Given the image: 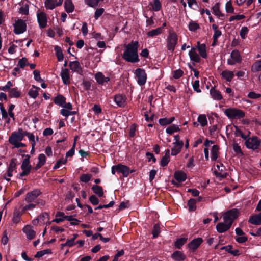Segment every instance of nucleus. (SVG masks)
I'll return each mask as SVG.
<instances>
[{
  "label": "nucleus",
  "mask_w": 261,
  "mask_h": 261,
  "mask_svg": "<svg viewBox=\"0 0 261 261\" xmlns=\"http://www.w3.org/2000/svg\"><path fill=\"white\" fill-rule=\"evenodd\" d=\"M238 214L239 211L237 209H231L224 213L223 215L224 222H220L216 226L217 231L223 233L228 230L237 218Z\"/></svg>",
  "instance_id": "1"
},
{
  "label": "nucleus",
  "mask_w": 261,
  "mask_h": 261,
  "mask_svg": "<svg viewBox=\"0 0 261 261\" xmlns=\"http://www.w3.org/2000/svg\"><path fill=\"white\" fill-rule=\"evenodd\" d=\"M139 43L137 41H132L125 46V50L122 54V58L126 61L130 63H136L139 61L138 54Z\"/></svg>",
  "instance_id": "2"
},
{
  "label": "nucleus",
  "mask_w": 261,
  "mask_h": 261,
  "mask_svg": "<svg viewBox=\"0 0 261 261\" xmlns=\"http://www.w3.org/2000/svg\"><path fill=\"white\" fill-rule=\"evenodd\" d=\"M24 138V132L21 128H19L17 131L13 132L9 138V143L14 147L18 148L24 147L25 144L21 142Z\"/></svg>",
  "instance_id": "3"
},
{
  "label": "nucleus",
  "mask_w": 261,
  "mask_h": 261,
  "mask_svg": "<svg viewBox=\"0 0 261 261\" xmlns=\"http://www.w3.org/2000/svg\"><path fill=\"white\" fill-rule=\"evenodd\" d=\"M245 140V145L247 148L253 151L259 149L261 145V139L257 136L250 137L249 134H248Z\"/></svg>",
  "instance_id": "4"
},
{
  "label": "nucleus",
  "mask_w": 261,
  "mask_h": 261,
  "mask_svg": "<svg viewBox=\"0 0 261 261\" xmlns=\"http://www.w3.org/2000/svg\"><path fill=\"white\" fill-rule=\"evenodd\" d=\"M224 112L229 119H239L245 116V113L243 111L234 108L226 109Z\"/></svg>",
  "instance_id": "5"
},
{
  "label": "nucleus",
  "mask_w": 261,
  "mask_h": 261,
  "mask_svg": "<svg viewBox=\"0 0 261 261\" xmlns=\"http://www.w3.org/2000/svg\"><path fill=\"white\" fill-rule=\"evenodd\" d=\"M178 37L174 32H170L166 39L167 47L168 50L173 53L177 43Z\"/></svg>",
  "instance_id": "6"
},
{
  "label": "nucleus",
  "mask_w": 261,
  "mask_h": 261,
  "mask_svg": "<svg viewBox=\"0 0 261 261\" xmlns=\"http://www.w3.org/2000/svg\"><path fill=\"white\" fill-rule=\"evenodd\" d=\"M23 156H24L25 158L23 160L21 165V169L22 172L19 173L20 177L28 175L30 173L32 168V166L30 163V155L28 154H24Z\"/></svg>",
  "instance_id": "7"
},
{
  "label": "nucleus",
  "mask_w": 261,
  "mask_h": 261,
  "mask_svg": "<svg viewBox=\"0 0 261 261\" xmlns=\"http://www.w3.org/2000/svg\"><path fill=\"white\" fill-rule=\"evenodd\" d=\"M175 180H172L171 182L177 187L180 186V183L185 181L187 179V174L182 171L178 170L174 174Z\"/></svg>",
  "instance_id": "8"
},
{
  "label": "nucleus",
  "mask_w": 261,
  "mask_h": 261,
  "mask_svg": "<svg viewBox=\"0 0 261 261\" xmlns=\"http://www.w3.org/2000/svg\"><path fill=\"white\" fill-rule=\"evenodd\" d=\"M134 74L137 79V83L139 85L142 86L146 83L147 75L144 69L137 68L135 70Z\"/></svg>",
  "instance_id": "9"
},
{
  "label": "nucleus",
  "mask_w": 261,
  "mask_h": 261,
  "mask_svg": "<svg viewBox=\"0 0 261 261\" xmlns=\"http://www.w3.org/2000/svg\"><path fill=\"white\" fill-rule=\"evenodd\" d=\"M41 193V192L40 190L38 189H34L27 194L24 200L27 203L38 202L37 198Z\"/></svg>",
  "instance_id": "10"
},
{
  "label": "nucleus",
  "mask_w": 261,
  "mask_h": 261,
  "mask_svg": "<svg viewBox=\"0 0 261 261\" xmlns=\"http://www.w3.org/2000/svg\"><path fill=\"white\" fill-rule=\"evenodd\" d=\"M13 25L14 28V32L16 34H22L27 30V24L25 21L22 19H18Z\"/></svg>",
  "instance_id": "11"
},
{
  "label": "nucleus",
  "mask_w": 261,
  "mask_h": 261,
  "mask_svg": "<svg viewBox=\"0 0 261 261\" xmlns=\"http://www.w3.org/2000/svg\"><path fill=\"white\" fill-rule=\"evenodd\" d=\"M241 57L240 53L237 50H233L230 55V58L227 59V63L230 65H233L236 63H240Z\"/></svg>",
  "instance_id": "12"
},
{
  "label": "nucleus",
  "mask_w": 261,
  "mask_h": 261,
  "mask_svg": "<svg viewBox=\"0 0 261 261\" xmlns=\"http://www.w3.org/2000/svg\"><path fill=\"white\" fill-rule=\"evenodd\" d=\"M49 215L48 213L45 212L40 214L36 219L32 221V223L34 225H37L38 224H43L45 223H48L50 224V222H49Z\"/></svg>",
  "instance_id": "13"
},
{
  "label": "nucleus",
  "mask_w": 261,
  "mask_h": 261,
  "mask_svg": "<svg viewBox=\"0 0 261 261\" xmlns=\"http://www.w3.org/2000/svg\"><path fill=\"white\" fill-rule=\"evenodd\" d=\"M37 21L40 28H45L47 26V18L46 13L43 12L37 13Z\"/></svg>",
  "instance_id": "14"
},
{
  "label": "nucleus",
  "mask_w": 261,
  "mask_h": 261,
  "mask_svg": "<svg viewBox=\"0 0 261 261\" xmlns=\"http://www.w3.org/2000/svg\"><path fill=\"white\" fill-rule=\"evenodd\" d=\"M225 167L222 164L216 165L214 173L217 177L225 178L227 176V173L225 171Z\"/></svg>",
  "instance_id": "15"
},
{
  "label": "nucleus",
  "mask_w": 261,
  "mask_h": 261,
  "mask_svg": "<svg viewBox=\"0 0 261 261\" xmlns=\"http://www.w3.org/2000/svg\"><path fill=\"white\" fill-rule=\"evenodd\" d=\"M196 47H192L189 52L190 60L194 62L198 63L200 61V57Z\"/></svg>",
  "instance_id": "16"
},
{
  "label": "nucleus",
  "mask_w": 261,
  "mask_h": 261,
  "mask_svg": "<svg viewBox=\"0 0 261 261\" xmlns=\"http://www.w3.org/2000/svg\"><path fill=\"white\" fill-rule=\"evenodd\" d=\"M63 0H46L45 2V6L47 9L52 10L56 6H60Z\"/></svg>",
  "instance_id": "17"
},
{
  "label": "nucleus",
  "mask_w": 261,
  "mask_h": 261,
  "mask_svg": "<svg viewBox=\"0 0 261 261\" xmlns=\"http://www.w3.org/2000/svg\"><path fill=\"white\" fill-rule=\"evenodd\" d=\"M203 240L201 238H197L192 240L188 244V247L190 250L195 251L196 250L201 244L202 243Z\"/></svg>",
  "instance_id": "18"
},
{
  "label": "nucleus",
  "mask_w": 261,
  "mask_h": 261,
  "mask_svg": "<svg viewBox=\"0 0 261 261\" xmlns=\"http://www.w3.org/2000/svg\"><path fill=\"white\" fill-rule=\"evenodd\" d=\"M23 231L25 233L27 238L29 240H32L36 236V232L33 227L31 225H27L23 228Z\"/></svg>",
  "instance_id": "19"
},
{
  "label": "nucleus",
  "mask_w": 261,
  "mask_h": 261,
  "mask_svg": "<svg viewBox=\"0 0 261 261\" xmlns=\"http://www.w3.org/2000/svg\"><path fill=\"white\" fill-rule=\"evenodd\" d=\"M126 97L122 94H116L114 97V101L119 107H124L126 105Z\"/></svg>",
  "instance_id": "20"
},
{
  "label": "nucleus",
  "mask_w": 261,
  "mask_h": 261,
  "mask_svg": "<svg viewBox=\"0 0 261 261\" xmlns=\"http://www.w3.org/2000/svg\"><path fill=\"white\" fill-rule=\"evenodd\" d=\"M95 78L97 82L100 85H103L110 81L109 77L105 76L104 74L100 72H98L95 74Z\"/></svg>",
  "instance_id": "21"
},
{
  "label": "nucleus",
  "mask_w": 261,
  "mask_h": 261,
  "mask_svg": "<svg viewBox=\"0 0 261 261\" xmlns=\"http://www.w3.org/2000/svg\"><path fill=\"white\" fill-rule=\"evenodd\" d=\"M60 75L64 84L68 85L70 83V72L68 69L62 68Z\"/></svg>",
  "instance_id": "22"
},
{
  "label": "nucleus",
  "mask_w": 261,
  "mask_h": 261,
  "mask_svg": "<svg viewBox=\"0 0 261 261\" xmlns=\"http://www.w3.org/2000/svg\"><path fill=\"white\" fill-rule=\"evenodd\" d=\"M70 69L73 72L81 74L82 73V69L78 61H75L70 62L69 63Z\"/></svg>",
  "instance_id": "23"
},
{
  "label": "nucleus",
  "mask_w": 261,
  "mask_h": 261,
  "mask_svg": "<svg viewBox=\"0 0 261 261\" xmlns=\"http://www.w3.org/2000/svg\"><path fill=\"white\" fill-rule=\"evenodd\" d=\"M195 47L197 48L200 57L203 58L207 57L206 47L204 44H200L199 42H198L197 45Z\"/></svg>",
  "instance_id": "24"
},
{
  "label": "nucleus",
  "mask_w": 261,
  "mask_h": 261,
  "mask_svg": "<svg viewBox=\"0 0 261 261\" xmlns=\"http://www.w3.org/2000/svg\"><path fill=\"white\" fill-rule=\"evenodd\" d=\"M16 163H15V160L12 159L11 160L9 164V167L7 170V176L9 177H12L13 175V173L16 172Z\"/></svg>",
  "instance_id": "25"
},
{
  "label": "nucleus",
  "mask_w": 261,
  "mask_h": 261,
  "mask_svg": "<svg viewBox=\"0 0 261 261\" xmlns=\"http://www.w3.org/2000/svg\"><path fill=\"white\" fill-rule=\"evenodd\" d=\"M249 222L253 225H261V213L251 216L249 219Z\"/></svg>",
  "instance_id": "26"
},
{
  "label": "nucleus",
  "mask_w": 261,
  "mask_h": 261,
  "mask_svg": "<svg viewBox=\"0 0 261 261\" xmlns=\"http://www.w3.org/2000/svg\"><path fill=\"white\" fill-rule=\"evenodd\" d=\"M173 146L171 149V155H176L181 151V149L184 145V143H173Z\"/></svg>",
  "instance_id": "27"
},
{
  "label": "nucleus",
  "mask_w": 261,
  "mask_h": 261,
  "mask_svg": "<svg viewBox=\"0 0 261 261\" xmlns=\"http://www.w3.org/2000/svg\"><path fill=\"white\" fill-rule=\"evenodd\" d=\"M221 75L223 79H225L227 82H230L234 76L233 71L228 70L222 71Z\"/></svg>",
  "instance_id": "28"
},
{
  "label": "nucleus",
  "mask_w": 261,
  "mask_h": 261,
  "mask_svg": "<svg viewBox=\"0 0 261 261\" xmlns=\"http://www.w3.org/2000/svg\"><path fill=\"white\" fill-rule=\"evenodd\" d=\"M129 169L128 167L121 164L117 165V172L121 173L124 177H127L129 174Z\"/></svg>",
  "instance_id": "29"
},
{
  "label": "nucleus",
  "mask_w": 261,
  "mask_h": 261,
  "mask_svg": "<svg viewBox=\"0 0 261 261\" xmlns=\"http://www.w3.org/2000/svg\"><path fill=\"white\" fill-rule=\"evenodd\" d=\"M171 256L176 261H182L186 259V255L179 251H175Z\"/></svg>",
  "instance_id": "30"
},
{
  "label": "nucleus",
  "mask_w": 261,
  "mask_h": 261,
  "mask_svg": "<svg viewBox=\"0 0 261 261\" xmlns=\"http://www.w3.org/2000/svg\"><path fill=\"white\" fill-rule=\"evenodd\" d=\"M210 94L213 98V99L216 100H221L222 98V96L221 95L220 92L216 90L214 88H212L210 90Z\"/></svg>",
  "instance_id": "31"
},
{
  "label": "nucleus",
  "mask_w": 261,
  "mask_h": 261,
  "mask_svg": "<svg viewBox=\"0 0 261 261\" xmlns=\"http://www.w3.org/2000/svg\"><path fill=\"white\" fill-rule=\"evenodd\" d=\"M64 8L67 13H71L74 11V7L71 0H65Z\"/></svg>",
  "instance_id": "32"
},
{
  "label": "nucleus",
  "mask_w": 261,
  "mask_h": 261,
  "mask_svg": "<svg viewBox=\"0 0 261 261\" xmlns=\"http://www.w3.org/2000/svg\"><path fill=\"white\" fill-rule=\"evenodd\" d=\"M163 31V28L159 27L155 29L151 30L147 33V36L149 37H153L160 35Z\"/></svg>",
  "instance_id": "33"
},
{
  "label": "nucleus",
  "mask_w": 261,
  "mask_h": 261,
  "mask_svg": "<svg viewBox=\"0 0 261 261\" xmlns=\"http://www.w3.org/2000/svg\"><path fill=\"white\" fill-rule=\"evenodd\" d=\"M54 102L56 105L62 107L66 102V98L62 95H58L54 98Z\"/></svg>",
  "instance_id": "34"
},
{
  "label": "nucleus",
  "mask_w": 261,
  "mask_h": 261,
  "mask_svg": "<svg viewBox=\"0 0 261 261\" xmlns=\"http://www.w3.org/2000/svg\"><path fill=\"white\" fill-rule=\"evenodd\" d=\"M197 121L201 127H205L207 125L208 121L205 114H200L197 118Z\"/></svg>",
  "instance_id": "35"
},
{
  "label": "nucleus",
  "mask_w": 261,
  "mask_h": 261,
  "mask_svg": "<svg viewBox=\"0 0 261 261\" xmlns=\"http://www.w3.org/2000/svg\"><path fill=\"white\" fill-rule=\"evenodd\" d=\"M19 12L22 15H28L29 13V6L28 2H22Z\"/></svg>",
  "instance_id": "36"
},
{
  "label": "nucleus",
  "mask_w": 261,
  "mask_h": 261,
  "mask_svg": "<svg viewBox=\"0 0 261 261\" xmlns=\"http://www.w3.org/2000/svg\"><path fill=\"white\" fill-rule=\"evenodd\" d=\"M219 148L217 145H213L211 151V160L212 161H216L218 157Z\"/></svg>",
  "instance_id": "37"
},
{
  "label": "nucleus",
  "mask_w": 261,
  "mask_h": 261,
  "mask_svg": "<svg viewBox=\"0 0 261 261\" xmlns=\"http://www.w3.org/2000/svg\"><path fill=\"white\" fill-rule=\"evenodd\" d=\"M21 93L17 88H12L9 90V96L11 98H18L20 96Z\"/></svg>",
  "instance_id": "38"
},
{
  "label": "nucleus",
  "mask_w": 261,
  "mask_h": 261,
  "mask_svg": "<svg viewBox=\"0 0 261 261\" xmlns=\"http://www.w3.org/2000/svg\"><path fill=\"white\" fill-rule=\"evenodd\" d=\"M54 50L55 51L58 61L61 62L63 61L64 59V56L61 47L59 46L56 45L54 47Z\"/></svg>",
  "instance_id": "39"
},
{
  "label": "nucleus",
  "mask_w": 261,
  "mask_h": 261,
  "mask_svg": "<svg viewBox=\"0 0 261 261\" xmlns=\"http://www.w3.org/2000/svg\"><path fill=\"white\" fill-rule=\"evenodd\" d=\"M93 192L99 197H102L103 195V189L101 187L98 185H93L92 187Z\"/></svg>",
  "instance_id": "40"
},
{
  "label": "nucleus",
  "mask_w": 261,
  "mask_h": 261,
  "mask_svg": "<svg viewBox=\"0 0 261 261\" xmlns=\"http://www.w3.org/2000/svg\"><path fill=\"white\" fill-rule=\"evenodd\" d=\"M251 71L257 72L261 71V60L255 62L251 66Z\"/></svg>",
  "instance_id": "41"
},
{
  "label": "nucleus",
  "mask_w": 261,
  "mask_h": 261,
  "mask_svg": "<svg viewBox=\"0 0 261 261\" xmlns=\"http://www.w3.org/2000/svg\"><path fill=\"white\" fill-rule=\"evenodd\" d=\"M38 89H39V88L33 86V88L29 91V95L34 99L36 98L38 95Z\"/></svg>",
  "instance_id": "42"
},
{
  "label": "nucleus",
  "mask_w": 261,
  "mask_h": 261,
  "mask_svg": "<svg viewBox=\"0 0 261 261\" xmlns=\"http://www.w3.org/2000/svg\"><path fill=\"white\" fill-rule=\"evenodd\" d=\"M150 5L154 11H159L161 8V4L159 0H153Z\"/></svg>",
  "instance_id": "43"
},
{
  "label": "nucleus",
  "mask_w": 261,
  "mask_h": 261,
  "mask_svg": "<svg viewBox=\"0 0 261 261\" xmlns=\"http://www.w3.org/2000/svg\"><path fill=\"white\" fill-rule=\"evenodd\" d=\"M27 136L28 137L29 140L32 143V147L33 150L35 146V136L34 135L28 132H24V137Z\"/></svg>",
  "instance_id": "44"
},
{
  "label": "nucleus",
  "mask_w": 261,
  "mask_h": 261,
  "mask_svg": "<svg viewBox=\"0 0 261 261\" xmlns=\"http://www.w3.org/2000/svg\"><path fill=\"white\" fill-rule=\"evenodd\" d=\"M179 128L177 125H172L169 126H168L166 129V132L167 133L169 134H172L173 133L175 132H177L179 130Z\"/></svg>",
  "instance_id": "45"
},
{
  "label": "nucleus",
  "mask_w": 261,
  "mask_h": 261,
  "mask_svg": "<svg viewBox=\"0 0 261 261\" xmlns=\"http://www.w3.org/2000/svg\"><path fill=\"white\" fill-rule=\"evenodd\" d=\"M214 14L218 17L223 16V14L221 13L220 10V6L219 3H216L212 8Z\"/></svg>",
  "instance_id": "46"
},
{
  "label": "nucleus",
  "mask_w": 261,
  "mask_h": 261,
  "mask_svg": "<svg viewBox=\"0 0 261 261\" xmlns=\"http://www.w3.org/2000/svg\"><path fill=\"white\" fill-rule=\"evenodd\" d=\"M187 239L185 238H181L178 239L175 242V246L176 248L180 249L183 245L186 242Z\"/></svg>",
  "instance_id": "47"
},
{
  "label": "nucleus",
  "mask_w": 261,
  "mask_h": 261,
  "mask_svg": "<svg viewBox=\"0 0 261 261\" xmlns=\"http://www.w3.org/2000/svg\"><path fill=\"white\" fill-rule=\"evenodd\" d=\"M196 200L194 199H190L188 202V205L190 211H193L196 210Z\"/></svg>",
  "instance_id": "48"
},
{
  "label": "nucleus",
  "mask_w": 261,
  "mask_h": 261,
  "mask_svg": "<svg viewBox=\"0 0 261 261\" xmlns=\"http://www.w3.org/2000/svg\"><path fill=\"white\" fill-rule=\"evenodd\" d=\"M188 27L190 31L194 32L196 31L199 28V25L195 21H191L189 22Z\"/></svg>",
  "instance_id": "49"
},
{
  "label": "nucleus",
  "mask_w": 261,
  "mask_h": 261,
  "mask_svg": "<svg viewBox=\"0 0 261 261\" xmlns=\"http://www.w3.org/2000/svg\"><path fill=\"white\" fill-rule=\"evenodd\" d=\"M51 251L50 249H47L43 250H41L37 252L35 255V257L39 258L43 256L45 254H51Z\"/></svg>",
  "instance_id": "50"
},
{
  "label": "nucleus",
  "mask_w": 261,
  "mask_h": 261,
  "mask_svg": "<svg viewBox=\"0 0 261 261\" xmlns=\"http://www.w3.org/2000/svg\"><path fill=\"white\" fill-rule=\"evenodd\" d=\"M235 136L237 137H241L244 140L246 138L247 135H244L242 131L240 130L238 126H235V131H234Z\"/></svg>",
  "instance_id": "51"
},
{
  "label": "nucleus",
  "mask_w": 261,
  "mask_h": 261,
  "mask_svg": "<svg viewBox=\"0 0 261 261\" xmlns=\"http://www.w3.org/2000/svg\"><path fill=\"white\" fill-rule=\"evenodd\" d=\"M245 18V15L243 14H238L236 15H233L230 17L229 19V22H232L234 20H240L243 19Z\"/></svg>",
  "instance_id": "52"
},
{
  "label": "nucleus",
  "mask_w": 261,
  "mask_h": 261,
  "mask_svg": "<svg viewBox=\"0 0 261 261\" xmlns=\"http://www.w3.org/2000/svg\"><path fill=\"white\" fill-rule=\"evenodd\" d=\"M226 11L229 13H234V8L232 5L231 1H228L226 3L225 5Z\"/></svg>",
  "instance_id": "53"
},
{
  "label": "nucleus",
  "mask_w": 261,
  "mask_h": 261,
  "mask_svg": "<svg viewBox=\"0 0 261 261\" xmlns=\"http://www.w3.org/2000/svg\"><path fill=\"white\" fill-rule=\"evenodd\" d=\"M248 31H249V30H248V28L246 27H243L241 28V29L240 30V35L241 37L243 39H244L246 38V35L248 34Z\"/></svg>",
  "instance_id": "54"
},
{
  "label": "nucleus",
  "mask_w": 261,
  "mask_h": 261,
  "mask_svg": "<svg viewBox=\"0 0 261 261\" xmlns=\"http://www.w3.org/2000/svg\"><path fill=\"white\" fill-rule=\"evenodd\" d=\"M91 175L90 174H83L80 177V180L83 182H88L91 178Z\"/></svg>",
  "instance_id": "55"
},
{
  "label": "nucleus",
  "mask_w": 261,
  "mask_h": 261,
  "mask_svg": "<svg viewBox=\"0 0 261 261\" xmlns=\"http://www.w3.org/2000/svg\"><path fill=\"white\" fill-rule=\"evenodd\" d=\"M28 205H25L23 208V211H25L27 210H30L34 208L37 204L39 203V202L29 203Z\"/></svg>",
  "instance_id": "56"
},
{
  "label": "nucleus",
  "mask_w": 261,
  "mask_h": 261,
  "mask_svg": "<svg viewBox=\"0 0 261 261\" xmlns=\"http://www.w3.org/2000/svg\"><path fill=\"white\" fill-rule=\"evenodd\" d=\"M67 162L66 159H61L59 160L56 164L54 165V169H57L59 168L62 165L65 164Z\"/></svg>",
  "instance_id": "57"
},
{
  "label": "nucleus",
  "mask_w": 261,
  "mask_h": 261,
  "mask_svg": "<svg viewBox=\"0 0 261 261\" xmlns=\"http://www.w3.org/2000/svg\"><path fill=\"white\" fill-rule=\"evenodd\" d=\"M28 64V60L26 58H22L19 61L18 63V65L21 68H23Z\"/></svg>",
  "instance_id": "58"
},
{
  "label": "nucleus",
  "mask_w": 261,
  "mask_h": 261,
  "mask_svg": "<svg viewBox=\"0 0 261 261\" xmlns=\"http://www.w3.org/2000/svg\"><path fill=\"white\" fill-rule=\"evenodd\" d=\"M170 161V158L166 156H164L161 161H160V165L162 167H165L167 165Z\"/></svg>",
  "instance_id": "59"
},
{
  "label": "nucleus",
  "mask_w": 261,
  "mask_h": 261,
  "mask_svg": "<svg viewBox=\"0 0 261 261\" xmlns=\"http://www.w3.org/2000/svg\"><path fill=\"white\" fill-rule=\"evenodd\" d=\"M222 33L220 30H217L214 31V34L213 35V40H214V43L213 44V45L215 44L218 40V38L221 35Z\"/></svg>",
  "instance_id": "60"
},
{
  "label": "nucleus",
  "mask_w": 261,
  "mask_h": 261,
  "mask_svg": "<svg viewBox=\"0 0 261 261\" xmlns=\"http://www.w3.org/2000/svg\"><path fill=\"white\" fill-rule=\"evenodd\" d=\"M193 88L194 90L196 91L197 93L201 92V90L199 88V80H196L192 84Z\"/></svg>",
  "instance_id": "61"
},
{
  "label": "nucleus",
  "mask_w": 261,
  "mask_h": 261,
  "mask_svg": "<svg viewBox=\"0 0 261 261\" xmlns=\"http://www.w3.org/2000/svg\"><path fill=\"white\" fill-rule=\"evenodd\" d=\"M160 232V226L158 224H155L154 226L153 231H152V234L153 236V238H156L158 236Z\"/></svg>",
  "instance_id": "62"
},
{
  "label": "nucleus",
  "mask_w": 261,
  "mask_h": 261,
  "mask_svg": "<svg viewBox=\"0 0 261 261\" xmlns=\"http://www.w3.org/2000/svg\"><path fill=\"white\" fill-rule=\"evenodd\" d=\"M38 163L42 165V166L46 162V157L44 154H40L39 155L38 158Z\"/></svg>",
  "instance_id": "63"
},
{
  "label": "nucleus",
  "mask_w": 261,
  "mask_h": 261,
  "mask_svg": "<svg viewBox=\"0 0 261 261\" xmlns=\"http://www.w3.org/2000/svg\"><path fill=\"white\" fill-rule=\"evenodd\" d=\"M183 74V71L180 69L174 71L173 77L175 79L180 78Z\"/></svg>",
  "instance_id": "64"
}]
</instances>
